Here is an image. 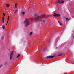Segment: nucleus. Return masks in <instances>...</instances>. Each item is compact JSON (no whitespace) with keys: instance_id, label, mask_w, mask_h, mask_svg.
<instances>
[{"instance_id":"obj_1","label":"nucleus","mask_w":74,"mask_h":74,"mask_svg":"<svg viewBox=\"0 0 74 74\" xmlns=\"http://www.w3.org/2000/svg\"><path fill=\"white\" fill-rule=\"evenodd\" d=\"M45 16V15H43L41 16L37 15H35V21L36 22H41L42 19H43Z\"/></svg>"},{"instance_id":"obj_2","label":"nucleus","mask_w":74,"mask_h":74,"mask_svg":"<svg viewBox=\"0 0 74 74\" xmlns=\"http://www.w3.org/2000/svg\"><path fill=\"white\" fill-rule=\"evenodd\" d=\"M29 19L26 18L24 21V25L25 27H27L30 24V23L29 21Z\"/></svg>"},{"instance_id":"obj_3","label":"nucleus","mask_w":74,"mask_h":74,"mask_svg":"<svg viewBox=\"0 0 74 74\" xmlns=\"http://www.w3.org/2000/svg\"><path fill=\"white\" fill-rule=\"evenodd\" d=\"M54 57H55V56H47L46 57V59H50L51 58H54Z\"/></svg>"},{"instance_id":"obj_4","label":"nucleus","mask_w":74,"mask_h":74,"mask_svg":"<svg viewBox=\"0 0 74 74\" xmlns=\"http://www.w3.org/2000/svg\"><path fill=\"white\" fill-rule=\"evenodd\" d=\"M14 54V51H12L10 53V60H11L12 58V56H13V55Z\"/></svg>"},{"instance_id":"obj_5","label":"nucleus","mask_w":74,"mask_h":74,"mask_svg":"<svg viewBox=\"0 0 74 74\" xmlns=\"http://www.w3.org/2000/svg\"><path fill=\"white\" fill-rule=\"evenodd\" d=\"M61 3L60 0H58L57 1L55 2V3L56 5H57V4H58V3Z\"/></svg>"},{"instance_id":"obj_6","label":"nucleus","mask_w":74,"mask_h":74,"mask_svg":"<svg viewBox=\"0 0 74 74\" xmlns=\"http://www.w3.org/2000/svg\"><path fill=\"white\" fill-rule=\"evenodd\" d=\"M54 16L55 17H58L59 16H60V14H56V13H55L54 15Z\"/></svg>"},{"instance_id":"obj_7","label":"nucleus","mask_w":74,"mask_h":74,"mask_svg":"<svg viewBox=\"0 0 74 74\" xmlns=\"http://www.w3.org/2000/svg\"><path fill=\"white\" fill-rule=\"evenodd\" d=\"M60 4H63V3H64V0H60Z\"/></svg>"},{"instance_id":"obj_8","label":"nucleus","mask_w":74,"mask_h":74,"mask_svg":"<svg viewBox=\"0 0 74 74\" xmlns=\"http://www.w3.org/2000/svg\"><path fill=\"white\" fill-rule=\"evenodd\" d=\"M18 5L17 3H15V7L16 8H17V5Z\"/></svg>"},{"instance_id":"obj_9","label":"nucleus","mask_w":74,"mask_h":74,"mask_svg":"<svg viewBox=\"0 0 74 74\" xmlns=\"http://www.w3.org/2000/svg\"><path fill=\"white\" fill-rule=\"evenodd\" d=\"M2 22L3 23H4V17H2Z\"/></svg>"},{"instance_id":"obj_10","label":"nucleus","mask_w":74,"mask_h":74,"mask_svg":"<svg viewBox=\"0 0 74 74\" xmlns=\"http://www.w3.org/2000/svg\"><path fill=\"white\" fill-rule=\"evenodd\" d=\"M32 34H33V32H30L29 33V36H32Z\"/></svg>"},{"instance_id":"obj_11","label":"nucleus","mask_w":74,"mask_h":74,"mask_svg":"<svg viewBox=\"0 0 74 74\" xmlns=\"http://www.w3.org/2000/svg\"><path fill=\"white\" fill-rule=\"evenodd\" d=\"M6 7H7L8 8L9 7H10V5H9V4H6Z\"/></svg>"},{"instance_id":"obj_12","label":"nucleus","mask_w":74,"mask_h":74,"mask_svg":"<svg viewBox=\"0 0 74 74\" xmlns=\"http://www.w3.org/2000/svg\"><path fill=\"white\" fill-rule=\"evenodd\" d=\"M21 14L22 15H25V12H21Z\"/></svg>"},{"instance_id":"obj_13","label":"nucleus","mask_w":74,"mask_h":74,"mask_svg":"<svg viewBox=\"0 0 74 74\" xmlns=\"http://www.w3.org/2000/svg\"><path fill=\"white\" fill-rule=\"evenodd\" d=\"M20 54H18L16 57L17 58H19V56H20Z\"/></svg>"},{"instance_id":"obj_14","label":"nucleus","mask_w":74,"mask_h":74,"mask_svg":"<svg viewBox=\"0 0 74 74\" xmlns=\"http://www.w3.org/2000/svg\"><path fill=\"white\" fill-rule=\"evenodd\" d=\"M2 28L3 29H5V26H4V25H3L2 26Z\"/></svg>"},{"instance_id":"obj_15","label":"nucleus","mask_w":74,"mask_h":74,"mask_svg":"<svg viewBox=\"0 0 74 74\" xmlns=\"http://www.w3.org/2000/svg\"><path fill=\"white\" fill-rule=\"evenodd\" d=\"M7 64V62H5L4 63V65H6V64Z\"/></svg>"},{"instance_id":"obj_16","label":"nucleus","mask_w":74,"mask_h":74,"mask_svg":"<svg viewBox=\"0 0 74 74\" xmlns=\"http://www.w3.org/2000/svg\"><path fill=\"white\" fill-rule=\"evenodd\" d=\"M42 22H43V23H45V20H43L42 21Z\"/></svg>"},{"instance_id":"obj_17","label":"nucleus","mask_w":74,"mask_h":74,"mask_svg":"<svg viewBox=\"0 0 74 74\" xmlns=\"http://www.w3.org/2000/svg\"><path fill=\"white\" fill-rule=\"evenodd\" d=\"M9 19H10V16H8V20L9 21Z\"/></svg>"},{"instance_id":"obj_18","label":"nucleus","mask_w":74,"mask_h":74,"mask_svg":"<svg viewBox=\"0 0 74 74\" xmlns=\"http://www.w3.org/2000/svg\"><path fill=\"white\" fill-rule=\"evenodd\" d=\"M1 38L2 39H4V36H2L1 37Z\"/></svg>"},{"instance_id":"obj_19","label":"nucleus","mask_w":74,"mask_h":74,"mask_svg":"<svg viewBox=\"0 0 74 74\" xmlns=\"http://www.w3.org/2000/svg\"><path fill=\"white\" fill-rule=\"evenodd\" d=\"M18 10H17L16 11H15V12L16 13V12H18Z\"/></svg>"},{"instance_id":"obj_20","label":"nucleus","mask_w":74,"mask_h":74,"mask_svg":"<svg viewBox=\"0 0 74 74\" xmlns=\"http://www.w3.org/2000/svg\"><path fill=\"white\" fill-rule=\"evenodd\" d=\"M3 16H5V13H3Z\"/></svg>"},{"instance_id":"obj_21","label":"nucleus","mask_w":74,"mask_h":74,"mask_svg":"<svg viewBox=\"0 0 74 74\" xmlns=\"http://www.w3.org/2000/svg\"><path fill=\"white\" fill-rule=\"evenodd\" d=\"M51 16V15H49L47 16V17H49V16Z\"/></svg>"},{"instance_id":"obj_22","label":"nucleus","mask_w":74,"mask_h":74,"mask_svg":"<svg viewBox=\"0 0 74 74\" xmlns=\"http://www.w3.org/2000/svg\"><path fill=\"white\" fill-rule=\"evenodd\" d=\"M66 21H68V18H66Z\"/></svg>"},{"instance_id":"obj_23","label":"nucleus","mask_w":74,"mask_h":74,"mask_svg":"<svg viewBox=\"0 0 74 74\" xmlns=\"http://www.w3.org/2000/svg\"><path fill=\"white\" fill-rule=\"evenodd\" d=\"M60 25L61 26V25H62V24L61 23H59Z\"/></svg>"},{"instance_id":"obj_24","label":"nucleus","mask_w":74,"mask_h":74,"mask_svg":"<svg viewBox=\"0 0 74 74\" xmlns=\"http://www.w3.org/2000/svg\"><path fill=\"white\" fill-rule=\"evenodd\" d=\"M8 23V21H7V23Z\"/></svg>"},{"instance_id":"obj_25","label":"nucleus","mask_w":74,"mask_h":74,"mask_svg":"<svg viewBox=\"0 0 74 74\" xmlns=\"http://www.w3.org/2000/svg\"><path fill=\"white\" fill-rule=\"evenodd\" d=\"M58 56H62V54H60L58 55Z\"/></svg>"},{"instance_id":"obj_26","label":"nucleus","mask_w":74,"mask_h":74,"mask_svg":"<svg viewBox=\"0 0 74 74\" xmlns=\"http://www.w3.org/2000/svg\"><path fill=\"white\" fill-rule=\"evenodd\" d=\"M1 67H2V65H1L0 66V68H1Z\"/></svg>"},{"instance_id":"obj_27","label":"nucleus","mask_w":74,"mask_h":74,"mask_svg":"<svg viewBox=\"0 0 74 74\" xmlns=\"http://www.w3.org/2000/svg\"><path fill=\"white\" fill-rule=\"evenodd\" d=\"M58 23H60V22H59V21H58Z\"/></svg>"},{"instance_id":"obj_28","label":"nucleus","mask_w":74,"mask_h":74,"mask_svg":"<svg viewBox=\"0 0 74 74\" xmlns=\"http://www.w3.org/2000/svg\"><path fill=\"white\" fill-rule=\"evenodd\" d=\"M5 25H7V24H5Z\"/></svg>"},{"instance_id":"obj_29","label":"nucleus","mask_w":74,"mask_h":74,"mask_svg":"<svg viewBox=\"0 0 74 74\" xmlns=\"http://www.w3.org/2000/svg\"><path fill=\"white\" fill-rule=\"evenodd\" d=\"M64 74H67V73H64Z\"/></svg>"},{"instance_id":"obj_30","label":"nucleus","mask_w":74,"mask_h":74,"mask_svg":"<svg viewBox=\"0 0 74 74\" xmlns=\"http://www.w3.org/2000/svg\"><path fill=\"white\" fill-rule=\"evenodd\" d=\"M68 52H69V51H68Z\"/></svg>"}]
</instances>
